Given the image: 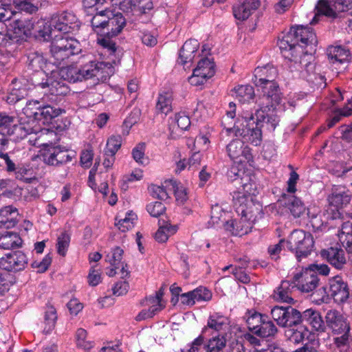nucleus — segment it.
<instances>
[{
  "label": "nucleus",
  "instance_id": "obj_26",
  "mask_svg": "<svg viewBox=\"0 0 352 352\" xmlns=\"http://www.w3.org/2000/svg\"><path fill=\"white\" fill-rule=\"evenodd\" d=\"M63 80L70 82L75 83L78 81H82L83 80H87L91 78V75H94L93 70H89L88 66H85L80 69L77 67H67L65 69L61 71ZM94 72L97 73V70L94 69Z\"/></svg>",
  "mask_w": 352,
  "mask_h": 352
},
{
  "label": "nucleus",
  "instance_id": "obj_50",
  "mask_svg": "<svg viewBox=\"0 0 352 352\" xmlns=\"http://www.w3.org/2000/svg\"><path fill=\"white\" fill-rule=\"evenodd\" d=\"M315 10L321 16L333 19L338 17V13H339L335 10L334 7L331 6L330 0L329 1L326 0H319L316 6Z\"/></svg>",
  "mask_w": 352,
  "mask_h": 352
},
{
  "label": "nucleus",
  "instance_id": "obj_8",
  "mask_svg": "<svg viewBox=\"0 0 352 352\" xmlns=\"http://www.w3.org/2000/svg\"><path fill=\"white\" fill-rule=\"evenodd\" d=\"M109 18L107 19V24L103 32V37L98 38V43L104 48L113 54L116 52L117 47L116 43L112 40L121 33L126 26V20L120 12L114 14L113 12H109Z\"/></svg>",
  "mask_w": 352,
  "mask_h": 352
},
{
  "label": "nucleus",
  "instance_id": "obj_4",
  "mask_svg": "<svg viewBox=\"0 0 352 352\" xmlns=\"http://www.w3.org/2000/svg\"><path fill=\"white\" fill-rule=\"evenodd\" d=\"M250 331L262 338L272 339L276 337L278 329L269 316L261 314L255 309H248L245 314Z\"/></svg>",
  "mask_w": 352,
  "mask_h": 352
},
{
  "label": "nucleus",
  "instance_id": "obj_37",
  "mask_svg": "<svg viewBox=\"0 0 352 352\" xmlns=\"http://www.w3.org/2000/svg\"><path fill=\"white\" fill-rule=\"evenodd\" d=\"M18 210L12 206H7L0 210V225L6 228L14 227L17 223Z\"/></svg>",
  "mask_w": 352,
  "mask_h": 352
},
{
  "label": "nucleus",
  "instance_id": "obj_5",
  "mask_svg": "<svg viewBox=\"0 0 352 352\" xmlns=\"http://www.w3.org/2000/svg\"><path fill=\"white\" fill-rule=\"evenodd\" d=\"M50 53L54 64L58 66L71 56L78 55L82 52L80 43L76 38L68 36L54 38L50 44Z\"/></svg>",
  "mask_w": 352,
  "mask_h": 352
},
{
  "label": "nucleus",
  "instance_id": "obj_52",
  "mask_svg": "<svg viewBox=\"0 0 352 352\" xmlns=\"http://www.w3.org/2000/svg\"><path fill=\"white\" fill-rule=\"evenodd\" d=\"M333 344L336 349L342 352L346 349L349 345L350 332H344L340 334H333Z\"/></svg>",
  "mask_w": 352,
  "mask_h": 352
},
{
  "label": "nucleus",
  "instance_id": "obj_17",
  "mask_svg": "<svg viewBox=\"0 0 352 352\" xmlns=\"http://www.w3.org/2000/svg\"><path fill=\"white\" fill-rule=\"evenodd\" d=\"M320 279L311 269L308 267L294 276L293 282L296 287L302 292L309 293L318 285Z\"/></svg>",
  "mask_w": 352,
  "mask_h": 352
},
{
  "label": "nucleus",
  "instance_id": "obj_58",
  "mask_svg": "<svg viewBox=\"0 0 352 352\" xmlns=\"http://www.w3.org/2000/svg\"><path fill=\"white\" fill-rule=\"evenodd\" d=\"M76 344L78 347L89 350L94 346L92 342L86 340L87 331L84 329L80 328L76 331Z\"/></svg>",
  "mask_w": 352,
  "mask_h": 352
},
{
  "label": "nucleus",
  "instance_id": "obj_63",
  "mask_svg": "<svg viewBox=\"0 0 352 352\" xmlns=\"http://www.w3.org/2000/svg\"><path fill=\"white\" fill-rule=\"evenodd\" d=\"M146 210L153 217H158L165 212L166 207L160 201L150 203L146 206Z\"/></svg>",
  "mask_w": 352,
  "mask_h": 352
},
{
  "label": "nucleus",
  "instance_id": "obj_40",
  "mask_svg": "<svg viewBox=\"0 0 352 352\" xmlns=\"http://www.w3.org/2000/svg\"><path fill=\"white\" fill-rule=\"evenodd\" d=\"M239 184L244 191L243 194L255 196L258 192V185L254 174L244 172L241 175ZM240 193L242 194V192Z\"/></svg>",
  "mask_w": 352,
  "mask_h": 352
},
{
  "label": "nucleus",
  "instance_id": "obj_10",
  "mask_svg": "<svg viewBox=\"0 0 352 352\" xmlns=\"http://www.w3.org/2000/svg\"><path fill=\"white\" fill-rule=\"evenodd\" d=\"M270 314L280 327L292 328L300 324V311L290 305H276L271 309Z\"/></svg>",
  "mask_w": 352,
  "mask_h": 352
},
{
  "label": "nucleus",
  "instance_id": "obj_6",
  "mask_svg": "<svg viewBox=\"0 0 352 352\" xmlns=\"http://www.w3.org/2000/svg\"><path fill=\"white\" fill-rule=\"evenodd\" d=\"M314 239L310 232L294 230L287 240L288 250L294 254L296 260L301 262L313 252Z\"/></svg>",
  "mask_w": 352,
  "mask_h": 352
},
{
  "label": "nucleus",
  "instance_id": "obj_51",
  "mask_svg": "<svg viewBox=\"0 0 352 352\" xmlns=\"http://www.w3.org/2000/svg\"><path fill=\"white\" fill-rule=\"evenodd\" d=\"M170 183L174 191L177 203L184 204L188 199L187 189L175 180H170Z\"/></svg>",
  "mask_w": 352,
  "mask_h": 352
},
{
  "label": "nucleus",
  "instance_id": "obj_22",
  "mask_svg": "<svg viewBox=\"0 0 352 352\" xmlns=\"http://www.w3.org/2000/svg\"><path fill=\"white\" fill-rule=\"evenodd\" d=\"M10 25L14 33L17 34L19 37L23 36L29 37L32 34L34 23L32 21V19L22 16L20 13L16 12V14L11 21Z\"/></svg>",
  "mask_w": 352,
  "mask_h": 352
},
{
  "label": "nucleus",
  "instance_id": "obj_48",
  "mask_svg": "<svg viewBox=\"0 0 352 352\" xmlns=\"http://www.w3.org/2000/svg\"><path fill=\"white\" fill-rule=\"evenodd\" d=\"M12 6L16 12L21 14V12H24L29 14H33L37 12L38 7L37 4L32 2V0H12Z\"/></svg>",
  "mask_w": 352,
  "mask_h": 352
},
{
  "label": "nucleus",
  "instance_id": "obj_24",
  "mask_svg": "<svg viewBox=\"0 0 352 352\" xmlns=\"http://www.w3.org/2000/svg\"><path fill=\"white\" fill-rule=\"evenodd\" d=\"M295 287L293 281L282 280L280 284L274 290L271 296L277 302L293 304L295 301L292 297V293Z\"/></svg>",
  "mask_w": 352,
  "mask_h": 352
},
{
  "label": "nucleus",
  "instance_id": "obj_30",
  "mask_svg": "<svg viewBox=\"0 0 352 352\" xmlns=\"http://www.w3.org/2000/svg\"><path fill=\"white\" fill-rule=\"evenodd\" d=\"M47 63V60L43 56V53L32 52L27 56L28 69L32 72L37 73V74L42 77L45 76L44 68L46 67Z\"/></svg>",
  "mask_w": 352,
  "mask_h": 352
},
{
  "label": "nucleus",
  "instance_id": "obj_23",
  "mask_svg": "<svg viewBox=\"0 0 352 352\" xmlns=\"http://www.w3.org/2000/svg\"><path fill=\"white\" fill-rule=\"evenodd\" d=\"M351 192L343 185H333L331 193L328 197L329 204L336 208H342L350 203Z\"/></svg>",
  "mask_w": 352,
  "mask_h": 352
},
{
  "label": "nucleus",
  "instance_id": "obj_20",
  "mask_svg": "<svg viewBox=\"0 0 352 352\" xmlns=\"http://www.w3.org/2000/svg\"><path fill=\"white\" fill-rule=\"evenodd\" d=\"M321 257L337 270H342L346 264V258L343 249L339 247H330L322 250Z\"/></svg>",
  "mask_w": 352,
  "mask_h": 352
},
{
  "label": "nucleus",
  "instance_id": "obj_9",
  "mask_svg": "<svg viewBox=\"0 0 352 352\" xmlns=\"http://www.w3.org/2000/svg\"><path fill=\"white\" fill-rule=\"evenodd\" d=\"M120 9L127 15L135 17V21L148 23L151 19L153 10L152 0H123L120 3Z\"/></svg>",
  "mask_w": 352,
  "mask_h": 352
},
{
  "label": "nucleus",
  "instance_id": "obj_2",
  "mask_svg": "<svg viewBox=\"0 0 352 352\" xmlns=\"http://www.w3.org/2000/svg\"><path fill=\"white\" fill-rule=\"evenodd\" d=\"M278 76L277 68L272 64L255 68L252 82L262 91V94L256 100L258 107L263 109H274L280 104L283 94L276 81Z\"/></svg>",
  "mask_w": 352,
  "mask_h": 352
},
{
  "label": "nucleus",
  "instance_id": "obj_62",
  "mask_svg": "<svg viewBox=\"0 0 352 352\" xmlns=\"http://www.w3.org/2000/svg\"><path fill=\"white\" fill-rule=\"evenodd\" d=\"M194 299L197 302L209 301L212 294L210 290L205 287H199L193 290Z\"/></svg>",
  "mask_w": 352,
  "mask_h": 352
},
{
  "label": "nucleus",
  "instance_id": "obj_46",
  "mask_svg": "<svg viewBox=\"0 0 352 352\" xmlns=\"http://www.w3.org/2000/svg\"><path fill=\"white\" fill-rule=\"evenodd\" d=\"M124 250L117 246L111 249V252L106 256L105 261L110 263L115 268H122V271H124V263L122 262Z\"/></svg>",
  "mask_w": 352,
  "mask_h": 352
},
{
  "label": "nucleus",
  "instance_id": "obj_45",
  "mask_svg": "<svg viewBox=\"0 0 352 352\" xmlns=\"http://www.w3.org/2000/svg\"><path fill=\"white\" fill-rule=\"evenodd\" d=\"M297 327V329H290L286 332L288 340L294 344L302 342L309 335V331L305 325L300 324Z\"/></svg>",
  "mask_w": 352,
  "mask_h": 352
},
{
  "label": "nucleus",
  "instance_id": "obj_15",
  "mask_svg": "<svg viewBox=\"0 0 352 352\" xmlns=\"http://www.w3.org/2000/svg\"><path fill=\"white\" fill-rule=\"evenodd\" d=\"M328 296H331L335 302L342 304L349 297L348 283L342 276L337 275L329 279Z\"/></svg>",
  "mask_w": 352,
  "mask_h": 352
},
{
  "label": "nucleus",
  "instance_id": "obj_16",
  "mask_svg": "<svg viewBox=\"0 0 352 352\" xmlns=\"http://www.w3.org/2000/svg\"><path fill=\"white\" fill-rule=\"evenodd\" d=\"M226 151L233 161L240 163H249L253 161L251 148L241 140L234 139L231 141L226 146Z\"/></svg>",
  "mask_w": 352,
  "mask_h": 352
},
{
  "label": "nucleus",
  "instance_id": "obj_3",
  "mask_svg": "<svg viewBox=\"0 0 352 352\" xmlns=\"http://www.w3.org/2000/svg\"><path fill=\"white\" fill-rule=\"evenodd\" d=\"M270 109H267L270 111ZM267 109H263L260 107L256 111L255 114L250 113L243 118L246 122L245 126L242 129L237 128L234 129L236 136L240 135L243 141L250 142L254 146L259 145L262 142L263 123L265 120V111Z\"/></svg>",
  "mask_w": 352,
  "mask_h": 352
},
{
  "label": "nucleus",
  "instance_id": "obj_13",
  "mask_svg": "<svg viewBox=\"0 0 352 352\" xmlns=\"http://www.w3.org/2000/svg\"><path fill=\"white\" fill-rule=\"evenodd\" d=\"M215 72V63L213 59L204 57L198 62L192 74L188 78V82L193 86L201 85L212 78Z\"/></svg>",
  "mask_w": 352,
  "mask_h": 352
},
{
  "label": "nucleus",
  "instance_id": "obj_33",
  "mask_svg": "<svg viewBox=\"0 0 352 352\" xmlns=\"http://www.w3.org/2000/svg\"><path fill=\"white\" fill-rule=\"evenodd\" d=\"M229 323L228 318L223 314L216 312L210 315L207 325L202 329L201 333H206L208 329L219 332L225 330Z\"/></svg>",
  "mask_w": 352,
  "mask_h": 352
},
{
  "label": "nucleus",
  "instance_id": "obj_57",
  "mask_svg": "<svg viewBox=\"0 0 352 352\" xmlns=\"http://www.w3.org/2000/svg\"><path fill=\"white\" fill-rule=\"evenodd\" d=\"M136 217L135 214L129 212L124 219L119 220L116 226L121 232H124L133 227L134 221L136 220Z\"/></svg>",
  "mask_w": 352,
  "mask_h": 352
},
{
  "label": "nucleus",
  "instance_id": "obj_31",
  "mask_svg": "<svg viewBox=\"0 0 352 352\" xmlns=\"http://www.w3.org/2000/svg\"><path fill=\"white\" fill-rule=\"evenodd\" d=\"M284 206L294 218L300 217L307 210L304 203L298 197L294 195H283Z\"/></svg>",
  "mask_w": 352,
  "mask_h": 352
},
{
  "label": "nucleus",
  "instance_id": "obj_29",
  "mask_svg": "<svg viewBox=\"0 0 352 352\" xmlns=\"http://www.w3.org/2000/svg\"><path fill=\"white\" fill-rule=\"evenodd\" d=\"M199 45V42L196 39L187 40L179 50L177 63L184 66L192 63L197 52Z\"/></svg>",
  "mask_w": 352,
  "mask_h": 352
},
{
  "label": "nucleus",
  "instance_id": "obj_61",
  "mask_svg": "<svg viewBox=\"0 0 352 352\" xmlns=\"http://www.w3.org/2000/svg\"><path fill=\"white\" fill-rule=\"evenodd\" d=\"M0 166H3L7 172L12 173L16 170V164L8 153H0Z\"/></svg>",
  "mask_w": 352,
  "mask_h": 352
},
{
  "label": "nucleus",
  "instance_id": "obj_28",
  "mask_svg": "<svg viewBox=\"0 0 352 352\" xmlns=\"http://www.w3.org/2000/svg\"><path fill=\"white\" fill-rule=\"evenodd\" d=\"M259 5V0H239V3L233 6V14L236 19L245 21Z\"/></svg>",
  "mask_w": 352,
  "mask_h": 352
},
{
  "label": "nucleus",
  "instance_id": "obj_53",
  "mask_svg": "<svg viewBox=\"0 0 352 352\" xmlns=\"http://www.w3.org/2000/svg\"><path fill=\"white\" fill-rule=\"evenodd\" d=\"M71 240L70 234L65 231L63 232L57 239V252L59 255L65 256L68 250Z\"/></svg>",
  "mask_w": 352,
  "mask_h": 352
},
{
  "label": "nucleus",
  "instance_id": "obj_14",
  "mask_svg": "<svg viewBox=\"0 0 352 352\" xmlns=\"http://www.w3.org/2000/svg\"><path fill=\"white\" fill-rule=\"evenodd\" d=\"M52 23L57 31L64 34L77 30L80 21L72 11L64 10L55 13L52 16Z\"/></svg>",
  "mask_w": 352,
  "mask_h": 352
},
{
  "label": "nucleus",
  "instance_id": "obj_38",
  "mask_svg": "<svg viewBox=\"0 0 352 352\" xmlns=\"http://www.w3.org/2000/svg\"><path fill=\"white\" fill-rule=\"evenodd\" d=\"M173 94L170 91H162L158 94L155 111L157 114L162 113L167 115L173 110Z\"/></svg>",
  "mask_w": 352,
  "mask_h": 352
},
{
  "label": "nucleus",
  "instance_id": "obj_42",
  "mask_svg": "<svg viewBox=\"0 0 352 352\" xmlns=\"http://www.w3.org/2000/svg\"><path fill=\"white\" fill-rule=\"evenodd\" d=\"M177 226H173L169 223L159 220V228L155 232V239L159 243H165L168 237L175 234L177 231Z\"/></svg>",
  "mask_w": 352,
  "mask_h": 352
},
{
  "label": "nucleus",
  "instance_id": "obj_47",
  "mask_svg": "<svg viewBox=\"0 0 352 352\" xmlns=\"http://www.w3.org/2000/svg\"><path fill=\"white\" fill-rule=\"evenodd\" d=\"M229 109L226 111V116L223 117L222 125L223 126V132L225 131L227 135L234 133L235 126H231L233 124L234 118L236 116V104L233 102L229 103Z\"/></svg>",
  "mask_w": 352,
  "mask_h": 352
},
{
  "label": "nucleus",
  "instance_id": "obj_21",
  "mask_svg": "<svg viewBox=\"0 0 352 352\" xmlns=\"http://www.w3.org/2000/svg\"><path fill=\"white\" fill-rule=\"evenodd\" d=\"M300 324H309L313 331L317 332H324L326 330L325 323L320 313L312 308L307 309L300 312Z\"/></svg>",
  "mask_w": 352,
  "mask_h": 352
},
{
  "label": "nucleus",
  "instance_id": "obj_12",
  "mask_svg": "<svg viewBox=\"0 0 352 352\" xmlns=\"http://www.w3.org/2000/svg\"><path fill=\"white\" fill-rule=\"evenodd\" d=\"M28 258L21 250H14L0 258V269L10 273L23 271L28 266Z\"/></svg>",
  "mask_w": 352,
  "mask_h": 352
},
{
  "label": "nucleus",
  "instance_id": "obj_27",
  "mask_svg": "<svg viewBox=\"0 0 352 352\" xmlns=\"http://www.w3.org/2000/svg\"><path fill=\"white\" fill-rule=\"evenodd\" d=\"M253 226L241 215L239 220L230 219L224 223V229L234 236H242L250 232Z\"/></svg>",
  "mask_w": 352,
  "mask_h": 352
},
{
  "label": "nucleus",
  "instance_id": "obj_55",
  "mask_svg": "<svg viewBox=\"0 0 352 352\" xmlns=\"http://www.w3.org/2000/svg\"><path fill=\"white\" fill-rule=\"evenodd\" d=\"M341 234L345 235L343 243L346 245V249L349 253H352V223L344 222L341 228Z\"/></svg>",
  "mask_w": 352,
  "mask_h": 352
},
{
  "label": "nucleus",
  "instance_id": "obj_19",
  "mask_svg": "<svg viewBox=\"0 0 352 352\" xmlns=\"http://www.w3.org/2000/svg\"><path fill=\"white\" fill-rule=\"evenodd\" d=\"M75 155L72 151L60 146L53 147L43 155L45 164L51 166H59L72 161Z\"/></svg>",
  "mask_w": 352,
  "mask_h": 352
},
{
  "label": "nucleus",
  "instance_id": "obj_56",
  "mask_svg": "<svg viewBox=\"0 0 352 352\" xmlns=\"http://www.w3.org/2000/svg\"><path fill=\"white\" fill-rule=\"evenodd\" d=\"M26 90L24 88H12L6 96V102L10 104H14L24 98Z\"/></svg>",
  "mask_w": 352,
  "mask_h": 352
},
{
  "label": "nucleus",
  "instance_id": "obj_43",
  "mask_svg": "<svg viewBox=\"0 0 352 352\" xmlns=\"http://www.w3.org/2000/svg\"><path fill=\"white\" fill-rule=\"evenodd\" d=\"M232 91L236 98L241 103L249 102L255 96L254 89L250 85H238L232 89Z\"/></svg>",
  "mask_w": 352,
  "mask_h": 352
},
{
  "label": "nucleus",
  "instance_id": "obj_59",
  "mask_svg": "<svg viewBox=\"0 0 352 352\" xmlns=\"http://www.w3.org/2000/svg\"><path fill=\"white\" fill-rule=\"evenodd\" d=\"M41 23V25L38 26L36 36L42 38L43 41H48L52 38V26H53L52 21L50 23L42 21Z\"/></svg>",
  "mask_w": 352,
  "mask_h": 352
},
{
  "label": "nucleus",
  "instance_id": "obj_32",
  "mask_svg": "<svg viewBox=\"0 0 352 352\" xmlns=\"http://www.w3.org/2000/svg\"><path fill=\"white\" fill-rule=\"evenodd\" d=\"M64 110L60 108H56L51 105H45L43 107H38L35 111H32L29 116H32L36 120H41L43 119V123L49 122L53 118L58 117Z\"/></svg>",
  "mask_w": 352,
  "mask_h": 352
},
{
  "label": "nucleus",
  "instance_id": "obj_18",
  "mask_svg": "<svg viewBox=\"0 0 352 352\" xmlns=\"http://www.w3.org/2000/svg\"><path fill=\"white\" fill-rule=\"evenodd\" d=\"M327 326L332 334L350 332L351 327L347 319L337 310H329L325 316Z\"/></svg>",
  "mask_w": 352,
  "mask_h": 352
},
{
  "label": "nucleus",
  "instance_id": "obj_35",
  "mask_svg": "<svg viewBox=\"0 0 352 352\" xmlns=\"http://www.w3.org/2000/svg\"><path fill=\"white\" fill-rule=\"evenodd\" d=\"M89 70L96 69V72H92L91 78L96 77L98 80L104 81L109 78L113 74V67L109 63L104 62H91V65L88 67Z\"/></svg>",
  "mask_w": 352,
  "mask_h": 352
},
{
  "label": "nucleus",
  "instance_id": "obj_36",
  "mask_svg": "<svg viewBox=\"0 0 352 352\" xmlns=\"http://www.w3.org/2000/svg\"><path fill=\"white\" fill-rule=\"evenodd\" d=\"M23 241L19 234L6 231L0 233V249L12 250L22 245Z\"/></svg>",
  "mask_w": 352,
  "mask_h": 352
},
{
  "label": "nucleus",
  "instance_id": "obj_25",
  "mask_svg": "<svg viewBox=\"0 0 352 352\" xmlns=\"http://www.w3.org/2000/svg\"><path fill=\"white\" fill-rule=\"evenodd\" d=\"M48 94L51 96L50 100L57 101L58 97L67 96L70 92L68 85L61 78H55L54 76L48 78L47 85Z\"/></svg>",
  "mask_w": 352,
  "mask_h": 352
},
{
  "label": "nucleus",
  "instance_id": "obj_41",
  "mask_svg": "<svg viewBox=\"0 0 352 352\" xmlns=\"http://www.w3.org/2000/svg\"><path fill=\"white\" fill-rule=\"evenodd\" d=\"M327 56L333 64L343 63L348 61L350 51L342 46H331L327 48Z\"/></svg>",
  "mask_w": 352,
  "mask_h": 352
},
{
  "label": "nucleus",
  "instance_id": "obj_60",
  "mask_svg": "<svg viewBox=\"0 0 352 352\" xmlns=\"http://www.w3.org/2000/svg\"><path fill=\"white\" fill-rule=\"evenodd\" d=\"M145 148V144L144 142H140L132 149L131 154L133 160L141 165H144L145 164L144 160H146L144 157Z\"/></svg>",
  "mask_w": 352,
  "mask_h": 352
},
{
  "label": "nucleus",
  "instance_id": "obj_11",
  "mask_svg": "<svg viewBox=\"0 0 352 352\" xmlns=\"http://www.w3.org/2000/svg\"><path fill=\"white\" fill-rule=\"evenodd\" d=\"M226 342V336L219 334L205 344L204 336L200 335L190 343L189 348L183 349L181 352H223Z\"/></svg>",
  "mask_w": 352,
  "mask_h": 352
},
{
  "label": "nucleus",
  "instance_id": "obj_49",
  "mask_svg": "<svg viewBox=\"0 0 352 352\" xmlns=\"http://www.w3.org/2000/svg\"><path fill=\"white\" fill-rule=\"evenodd\" d=\"M175 125L182 131L187 130L190 126V118L184 112H179L173 118H169V129L174 130Z\"/></svg>",
  "mask_w": 352,
  "mask_h": 352
},
{
  "label": "nucleus",
  "instance_id": "obj_34",
  "mask_svg": "<svg viewBox=\"0 0 352 352\" xmlns=\"http://www.w3.org/2000/svg\"><path fill=\"white\" fill-rule=\"evenodd\" d=\"M33 133V129L26 123H16L13 122L10 128L6 131V135L12 138L14 142L20 141L25 138L28 135Z\"/></svg>",
  "mask_w": 352,
  "mask_h": 352
},
{
  "label": "nucleus",
  "instance_id": "obj_44",
  "mask_svg": "<svg viewBox=\"0 0 352 352\" xmlns=\"http://www.w3.org/2000/svg\"><path fill=\"white\" fill-rule=\"evenodd\" d=\"M227 217H229V212L223 209L221 205L219 204H216L212 205L211 207L210 212V222L213 226H219L220 223H222L224 227V223L227 219Z\"/></svg>",
  "mask_w": 352,
  "mask_h": 352
},
{
  "label": "nucleus",
  "instance_id": "obj_39",
  "mask_svg": "<svg viewBox=\"0 0 352 352\" xmlns=\"http://www.w3.org/2000/svg\"><path fill=\"white\" fill-rule=\"evenodd\" d=\"M109 12H112L111 10L105 9L97 11L96 14L92 17L91 24L93 30L98 34L100 35L99 38L103 37V32L107 24V19L109 18Z\"/></svg>",
  "mask_w": 352,
  "mask_h": 352
},
{
  "label": "nucleus",
  "instance_id": "obj_54",
  "mask_svg": "<svg viewBox=\"0 0 352 352\" xmlns=\"http://www.w3.org/2000/svg\"><path fill=\"white\" fill-rule=\"evenodd\" d=\"M122 138L120 135H113L108 138L104 151L108 153L116 154L120 148Z\"/></svg>",
  "mask_w": 352,
  "mask_h": 352
},
{
  "label": "nucleus",
  "instance_id": "obj_64",
  "mask_svg": "<svg viewBox=\"0 0 352 352\" xmlns=\"http://www.w3.org/2000/svg\"><path fill=\"white\" fill-rule=\"evenodd\" d=\"M285 244L287 245V241L285 239H280L278 243L271 245L268 247L267 252L272 259L276 261L280 258V254Z\"/></svg>",
  "mask_w": 352,
  "mask_h": 352
},
{
  "label": "nucleus",
  "instance_id": "obj_1",
  "mask_svg": "<svg viewBox=\"0 0 352 352\" xmlns=\"http://www.w3.org/2000/svg\"><path fill=\"white\" fill-rule=\"evenodd\" d=\"M318 40L316 33L311 27L303 25L292 26L277 45L280 53L291 61L302 64V56L311 55L316 51Z\"/></svg>",
  "mask_w": 352,
  "mask_h": 352
},
{
  "label": "nucleus",
  "instance_id": "obj_7",
  "mask_svg": "<svg viewBox=\"0 0 352 352\" xmlns=\"http://www.w3.org/2000/svg\"><path fill=\"white\" fill-rule=\"evenodd\" d=\"M233 201L236 212L245 217L252 226L263 218V206L254 196L239 192L233 197Z\"/></svg>",
  "mask_w": 352,
  "mask_h": 352
}]
</instances>
